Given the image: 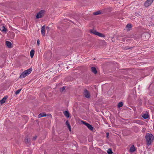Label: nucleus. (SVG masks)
<instances>
[{
	"label": "nucleus",
	"mask_w": 154,
	"mask_h": 154,
	"mask_svg": "<svg viewBox=\"0 0 154 154\" xmlns=\"http://www.w3.org/2000/svg\"><path fill=\"white\" fill-rule=\"evenodd\" d=\"M65 89V88L64 87H63L62 88H60V90L61 92H63Z\"/></svg>",
	"instance_id": "nucleus-26"
},
{
	"label": "nucleus",
	"mask_w": 154,
	"mask_h": 154,
	"mask_svg": "<svg viewBox=\"0 0 154 154\" xmlns=\"http://www.w3.org/2000/svg\"><path fill=\"white\" fill-rule=\"evenodd\" d=\"M8 97L7 96H5L1 100H0V103L1 104H2L5 103L6 100L7 99Z\"/></svg>",
	"instance_id": "nucleus-8"
},
{
	"label": "nucleus",
	"mask_w": 154,
	"mask_h": 154,
	"mask_svg": "<svg viewBox=\"0 0 154 154\" xmlns=\"http://www.w3.org/2000/svg\"><path fill=\"white\" fill-rule=\"evenodd\" d=\"M41 33L43 36H45V26H43L41 28Z\"/></svg>",
	"instance_id": "nucleus-10"
},
{
	"label": "nucleus",
	"mask_w": 154,
	"mask_h": 154,
	"mask_svg": "<svg viewBox=\"0 0 154 154\" xmlns=\"http://www.w3.org/2000/svg\"><path fill=\"white\" fill-rule=\"evenodd\" d=\"M37 44L38 45H39L40 44V41L39 39H38L37 41Z\"/></svg>",
	"instance_id": "nucleus-29"
},
{
	"label": "nucleus",
	"mask_w": 154,
	"mask_h": 154,
	"mask_svg": "<svg viewBox=\"0 0 154 154\" xmlns=\"http://www.w3.org/2000/svg\"><path fill=\"white\" fill-rule=\"evenodd\" d=\"M45 11L43 10L40 11L38 13L36 16V18L38 19L42 17L44 15V13Z\"/></svg>",
	"instance_id": "nucleus-4"
},
{
	"label": "nucleus",
	"mask_w": 154,
	"mask_h": 154,
	"mask_svg": "<svg viewBox=\"0 0 154 154\" xmlns=\"http://www.w3.org/2000/svg\"><path fill=\"white\" fill-rule=\"evenodd\" d=\"M154 0H147L144 3V5L146 7H148L150 5Z\"/></svg>",
	"instance_id": "nucleus-5"
},
{
	"label": "nucleus",
	"mask_w": 154,
	"mask_h": 154,
	"mask_svg": "<svg viewBox=\"0 0 154 154\" xmlns=\"http://www.w3.org/2000/svg\"><path fill=\"white\" fill-rule=\"evenodd\" d=\"M82 122L83 124L86 125L90 130H93V128L91 125L85 121H82Z\"/></svg>",
	"instance_id": "nucleus-6"
},
{
	"label": "nucleus",
	"mask_w": 154,
	"mask_h": 154,
	"mask_svg": "<svg viewBox=\"0 0 154 154\" xmlns=\"http://www.w3.org/2000/svg\"><path fill=\"white\" fill-rule=\"evenodd\" d=\"M133 47H130L129 46H126L125 47V50H128L131 48H132Z\"/></svg>",
	"instance_id": "nucleus-28"
},
{
	"label": "nucleus",
	"mask_w": 154,
	"mask_h": 154,
	"mask_svg": "<svg viewBox=\"0 0 154 154\" xmlns=\"http://www.w3.org/2000/svg\"><path fill=\"white\" fill-rule=\"evenodd\" d=\"M132 27V24L130 23L128 24L126 26V27L128 29L131 28Z\"/></svg>",
	"instance_id": "nucleus-24"
},
{
	"label": "nucleus",
	"mask_w": 154,
	"mask_h": 154,
	"mask_svg": "<svg viewBox=\"0 0 154 154\" xmlns=\"http://www.w3.org/2000/svg\"><path fill=\"white\" fill-rule=\"evenodd\" d=\"M63 114L67 118H68L69 117L70 114L67 110H65L63 112Z\"/></svg>",
	"instance_id": "nucleus-11"
},
{
	"label": "nucleus",
	"mask_w": 154,
	"mask_h": 154,
	"mask_svg": "<svg viewBox=\"0 0 154 154\" xmlns=\"http://www.w3.org/2000/svg\"><path fill=\"white\" fill-rule=\"evenodd\" d=\"M35 51L33 50H32L30 52V56L31 58H32L34 56Z\"/></svg>",
	"instance_id": "nucleus-18"
},
{
	"label": "nucleus",
	"mask_w": 154,
	"mask_h": 154,
	"mask_svg": "<svg viewBox=\"0 0 154 154\" xmlns=\"http://www.w3.org/2000/svg\"><path fill=\"white\" fill-rule=\"evenodd\" d=\"M29 138H28L26 137L24 140V142L26 143H29Z\"/></svg>",
	"instance_id": "nucleus-22"
},
{
	"label": "nucleus",
	"mask_w": 154,
	"mask_h": 154,
	"mask_svg": "<svg viewBox=\"0 0 154 154\" xmlns=\"http://www.w3.org/2000/svg\"><path fill=\"white\" fill-rule=\"evenodd\" d=\"M112 8L111 7L107 8L103 10V11L104 12H109L112 11Z\"/></svg>",
	"instance_id": "nucleus-9"
},
{
	"label": "nucleus",
	"mask_w": 154,
	"mask_h": 154,
	"mask_svg": "<svg viewBox=\"0 0 154 154\" xmlns=\"http://www.w3.org/2000/svg\"><path fill=\"white\" fill-rule=\"evenodd\" d=\"M101 14V12L100 11H97L93 13V14L95 15L100 14Z\"/></svg>",
	"instance_id": "nucleus-19"
},
{
	"label": "nucleus",
	"mask_w": 154,
	"mask_h": 154,
	"mask_svg": "<svg viewBox=\"0 0 154 154\" xmlns=\"http://www.w3.org/2000/svg\"><path fill=\"white\" fill-rule=\"evenodd\" d=\"M32 71V68H30L29 69L24 71L20 75V79L23 78L29 74Z\"/></svg>",
	"instance_id": "nucleus-2"
},
{
	"label": "nucleus",
	"mask_w": 154,
	"mask_h": 154,
	"mask_svg": "<svg viewBox=\"0 0 154 154\" xmlns=\"http://www.w3.org/2000/svg\"><path fill=\"white\" fill-rule=\"evenodd\" d=\"M146 140V144L149 146L153 142L154 136L151 134L147 133L145 136Z\"/></svg>",
	"instance_id": "nucleus-1"
},
{
	"label": "nucleus",
	"mask_w": 154,
	"mask_h": 154,
	"mask_svg": "<svg viewBox=\"0 0 154 154\" xmlns=\"http://www.w3.org/2000/svg\"><path fill=\"white\" fill-rule=\"evenodd\" d=\"M46 115L45 112H42L39 114L38 116V118H41L44 116H46Z\"/></svg>",
	"instance_id": "nucleus-13"
},
{
	"label": "nucleus",
	"mask_w": 154,
	"mask_h": 154,
	"mask_svg": "<svg viewBox=\"0 0 154 154\" xmlns=\"http://www.w3.org/2000/svg\"><path fill=\"white\" fill-rule=\"evenodd\" d=\"M5 43H6V45L8 48H11L12 44L9 41H7Z\"/></svg>",
	"instance_id": "nucleus-15"
},
{
	"label": "nucleus",
	"mask_w": 154,
	"mask_h": 154,
	"mask_svg": "<svg viewBox=\"0 0 154 154\" xmlns=\"http://www.w3.org/2000/svg\"><path fill=\"white\" fill-rule=\"evenodd\" d=\"M109 133L107 132V133H106V137L107 138H108V137H109Z\"/></svg>",
	"instance_id": "nucleus-31"
},
{
	"label": "nucleus",
	"mask_w": 154,
	"mask_h": 154,
	"mask_svg": "<svg viewBox=\"0 0 154 154\" xmlns=\"http://www.w3.org/2000/svg\"><path fill=\"white\" fill-rule=\"evenodd\" d=\"M91 69L92 72L94 74H96L97 73V71L96 68L94 67H91Z\"/></svg>",
	"instance_id": "nucleus-17"
},
{
	"label": "nucleus",
	"mask_w": 154,
	"mask_h": 154,
	"mask_svg": "<svg viewBox=\"0 0 154 154\" xmlns=\"http://www.w3.org/2000/svg\"><path fill=\"white\" fill-rule=\"evenodd\" d=\"M27 153V154H31V152L30 150H28L26 152H24V153Z\"/></svg>",
	"instance_id": "nucleus-27"
},
{
	"label": "nucleus",
	"mask_w": 154,
	"mask_h": 154,
	"mask_svg": "<svg viewBox=\"0 0 154 154\" xmlns=\"http://www.w3.org/2000/svg\"><path fill=\"white\" fill-rule=\"evenodd\" d=\"M107 152L108 154H112L113 153L112 149L111 148H109L108 149L107 151Z\"/></svg>",
	"instance_id": "nucleus-21"
},
{
	"label": "nucleus",
	"mask_w": 154,
	"mask_h": 154,
	"mask_svg": "<svg viewBox=\"0 0 154 154\" xmlns=\"http://www.w3.org/2000/svg\"><path fill=\"white\" fill-rule=\"evenodd\" d=\"M37 136H35L33 138V140H35L37 138Z\"/></svg>",
	"instance_id": "nucleus-30"
},
{
	"label": "nucleus",
	"mask_w": 154,
	"mask_h": 154,
	"mask_svg": "<svg viewBox=\"0 0 154 154\" xmlns=\"http://www.w3.org/2000/svg\"><path fill=\"white\" fill-rule=\"evenodd\" d=\"M90 32L91 33L93 34L96 35H97L100 37H104L105 35L102 33H100L96 30H91Z\"/></svg>",
	"instance_id": "nucleus-3"
},
{
	"label": "nucleus",
	"mask_w": 154,
	"mask_h": 154,
	"mask_svg": "<svg viewBox=\"0 0 154 154\" xmlns=\"http://www.w3.org/2000/svg\"><path fill=\"white\" fill-rule=\"evenodd\" d=\"M66 124L67 125V127L68 128L69 130L70 131H71V126L69 124V122L68 121H66Z\"/></svg>",
	"instance_id": "nucleus-16"
},
{
	"label": "nucleus",
	"mask_w": 154,
	"mask_h": 154,
	"mask_svg": "<svg viewBox=\"0 0 154 154\" xmlns=\"http://www.w3.org/2000/svg\"><path fill=\"white\" fill-rule=\"evenodd\" d=\"M142 117L144 119H145L148 118V117H149V116L148 115V114H144L142 116Z\"/></svg>",
	"instance_id": "nucleus-23"
},
{
	"label": "nucleus",
	"mask_w": 154,
	"mask_h": 154,
	"mask_svg": "<svg viewBox=\"0 0 154 154\" xmlns=\"http://www.w3.org/2000/svg\"><path fill=\"white\" fill-rule=\"evenodd\" d=\"M123 106V103L122 102H119L118 104V107L119 108L122 107Z\"/></svg>",
	"instance_id": "nucleus-20"
},
{
	"label": "nucleus",
	"mask_w": 154,
	"mask_h": 154,
	"mask_svg": "<svg viewBox=\"0 0 154 154\" xmlns=\"http://www.w3.org/2000/svg\"><path fill=\"white\" fill-rule=\"evenodd\" d=\"M136 150L135 148L134 145L132 146L130 148L129 151L131 152H133Z\"/></svg>",
	"instance_id": "nucleus-12"
},
{
	"label": "nucleus",
	"mask_w": 154,
	"mask_h": 154,
	"mask_svg": "<svg viewBox=\"0 0 154 154\" xmlns=\"http://www.w3.org/2000/svg\"><path fill=\"white\" fill-rule=\"evenodd\" d=\"M46 28H48V29H49V27H48L47 26V27H46Z\"/></svg>",
	"instance_id": "nucleus-32"
},
{
	"label": "nucleus",
	"mask_w": 154,
	"mask_h": 154,
	"mask_svg": "<svg viewBox=\"0 0 154 154\" xmlns=\"http://www.w3.org/2000/svg\"><path fill=\"white\" fill-rule=\"evenodd\" d=\"M84 95L85 97L87 98H89L90 97L89 92L86 89L84 91Z\"/></svg>",
	"instance_id": "nucleus-7"
},
{
	"label": "nucleus",
	"mask_w": 154,
	"mask_h": 154,
	"mask_svg": "<svg viewBox=\"0 0 154 154\" xmlns=\"http://www.w3.org/2000/svg\"><path fill=\"white\" fill-rule=\"evenodd\" d=\"M0 30L3 32H6L7 29L4 26H0Z\"/></svg>",
	"instance_id": "nucleus-14"
},
{
	"label": "nucleus",
	"mask_w": 154,
	"mask_h": 154,
	"mask_svg": "<svg viewBox=\"0 0 154 154\" xmlns=\"http://www.w3.org/2000/svg\"><path fill=\"white\" fill-rule=\"evenodd\" d=\"M22 90V89H18V90H17V91H16L15 92V94H16V95H17L18 94H19L20 92V91H21V90Z\"/></svg>",
	"instance_id": "nucleus-25"
}]
</instances>
